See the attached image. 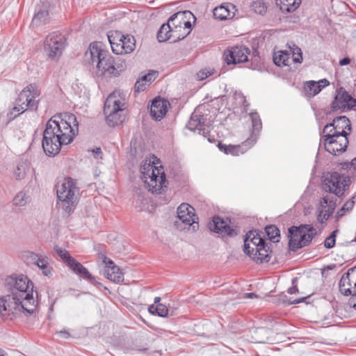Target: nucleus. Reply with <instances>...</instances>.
I'll use <instances>...</instances> for the list:
<instances>
[{"label":"nucleus","mask_w":356,"mask_h":356,"mask_svg":"<svg viewBox=\"0 0 356 356\" xmlns=\"http://www.w3.org/2000/svg\"><path fill=\"white\" fill-rule=\"evenodd\" d=\"M10 293L0 298V314L12 319L19 315L28 316L36 308L33 283L26 276H10L6 280Z\"/></svg>","instance_id":"f257e3e1"},{"label":"nucleus","mask_w":356,"mask_h":356,"mask_svg":"<svg viewBox=\"0 0 356 356\" xmlns=\"http://www.w3.org/2000/svg\"><path fill=\"white\" fill-rule=\"evenodd\" d=\"M79 122L72 113L65 114L63 118L54 116L46 124L43 132L42 148L47 155L55 156L61 146L72 142L79 131Z\"/></svg>","instance_id":"f03ea898"},{"label":"nucleus","mask_w":356,"mask_h":356,"mask_svg":"<svg viewBox=\"0 0 356 356\" xmlns=\"http://www.w3.org/2000/svg\"><path fill=\"white\" fill-rule=\"evenodd\" d=\"M85 56L89 63L96 67L95 73L98 76H118L124 70V65L116 64L112 56L99 43H91Z\"/></svg>","instance_id":"7ed1b4c3"},{"label":"nucleus","mask_w":356,"mask_h":356,"mask_svg":"<svg viewBox=\"0 0 356 356\" xmlns=\"http://www.w3.org/2000/svg\"><path fill=\"white\" fill-rule=\"evenodd\" d=\"M56 187L57 205L62 210L63 216H69L74 211L80 195L76 181L71 177L64 178L57 183Z\"/></svg>","instance_id":"20e7f679"},{"label":"nucleus","mask_w":356,"mask_h":356,"mask_svg":"<svg viewBox=\"0 0 356 356\" xmlns=\"http://www.w3.org/2000/svg\"><path fill=\"white\" fill-rule=\"evenodd\" d=\"M155 162L145 159L140 165L141 179L152 193H160L166 187L165 175L163 168L156 167Z\"/></svg>","instance_id":"39448f33"},{"label":"nucleus","mask_w":356,"mask_h":356,"mask_svg":"<svg viewBox=\"0 0 356 356\" xmlns=\"http://www.w3.org/2000/svg\"><path fill=\"white\" fill-rule=\"evenodd\" d=\"M252 121V131L250 136L240 145H225L218 143V147L221 152L226 154L238 156L247 152L257 142L259 133L262 128V124L259 114L256 112H252L249 114Z\"/></svg>","instance_id":"423d86ee"},{"label":"nucleus","mask_w":356,"mask_h":356,"mask_svg":"<svg viewBox=\"0 0 356 356\" xmlns=\"http://www.w3.org/2000/svg\"><path fill=\"white\" fill-rule=\"evenodd\" d=\"M125 99L120 92L115 91L111 94L104 103V113L106 115V123L109 127H115L124 120L122 114L125 108Z\"/></svg>","instance_id":"0eeeda50"},{"label":"nucleus","mask_w":356,"mask_h":356,"mask_svg":"<svg viewBox=\"0 0 356 356\" xmlns=\"http://www.w3.org/2000/svg\"><path fill=\"white\" fill-rule=\"evenodd\" d=\"M112 51L115 54H130L136 48L133 35H124L118 31H111L107 35Z\"/></svg>","instance_id":"6e6552de"},{"label":"nucleus","mask_w":356,"mask_h":356,"mask_svg":"<svg viewBox=\"0 0 356 356\" xmlns=\"http://www.w3.org/2000/svg\"><path fill=\"white\" fill-rule=\"evenodd\" d=\"M350 177L338 172L327 175L323 181V188L329 193L341 197L349 187Z\"/></svg>","instance_id":"1a4fd4ad"},{"label":"nucleus","mask_w":356,"mask_h":356,"mask_svg":"<svg viewBox=\"0 0 356 356\" xmlns=\"http://www.w3.org/2000/svg\"><path fill=\"white\" fill-rule=\"evenodd\" d=\"M331 131L323 133L321 143H323L325 149L332 155H337L346 151L348 145V137L344 134H334Z\"/></svg>","instance_id":"9d476101"},{"label":"nucleus","mask_w":356,"mask_h":356,"mask_svg":"<svg viewBox=\"0 0 356 356\" xmlns=\"http://www.w3.org/2000/svg\"><path fill=\"white\" fill-rule=\"evenodd\" d=\"M66 44L65 37L59 32L51 33L44 41V50L49 58L57 60L61 56Z\"/></svg>","instance_id":"9b49d317"},{"label":"nucleus","mask_w":356,"mask_h":356,"mask_svg":"<svg viewBox=\"0 0 356 356\" xmlns=\"http://www.w3.org/2000/svg\"><path fill=\"white\" fill-rule=\"evenodd\" d=\"M40 90L35 84H30L18 95V102L22 103L27 109L36 111L39 103Z\"/></svg>","instance_id":"f8f14e48"},{"label":"nucleus","mask_w":356,"mask_h":356,"mask_svg":"<svg viewBox=\"0 0 356 356\" xmlns=\"http://www.w3.org/2000/svg\"><path fill=\"white\" fill-rule=\"evenodd\" d=\"M334 99L331 104L334 112H343L346 109H353L356 107V99L353 98L346 90L340 88L337 90Z\"/></svg>","instance_id":"ddd939ff"},{"label":"nucleus","mask_w":356,"mask_h":356,"mask_svg":"<svg viewBox=\"0 0 356 356\" xmlns=\"http://www.w3.org/2000/svg\"><path fill=\"white\" fill-rule=\"evenodd\" d=\"M351 130V124L349 119L344 115L335 118L332 122L327 124L323 130V133H328L331 131L334 134H344L348 136Z\"/></svg>","instance_id":"4468645a"},{"label":"nucleus","mask_w":356,"mask_h":356,"mask_svg":"<svg viewBox=\"0 0 356 356\" xmlns=\"http://www.w3.org/2000/svg\"><path fill=\"white\" fill-rule=\"evenodd\" d=\"M250 54V50L243 46H236L225 53V61L227 65L244 63L248 60V56Z\"/></svg>","instance_id":"2eb2a0df"},{"label":"nucleus","mask_w":356,"mask_h":356,"mask_svg":"<svg viewBox=\"0 0 356 356\" xmlns=\"http://www.w3.org/2000/svg\"><path fill=\"white\" fill-rule=\"evenodd\" d=\"M209 122H207L206 118L202 115L193 113L189 120L187 127L193 131H197L200 135L207 137L209 134Z\"/></svg>","instance_id":"dca6fc26"},{"label":"nucleus","mask_w":356,"mask_h":356,"mask_svg":"<svg viewBox=\"0 0 356 356\" xmlns=\"http://www.w3.org/2000/svg\"><path fill=\"white\" fill-rule=\"evenodd\" d=\"M337 199L330 194H326L320 200L321 209L318 215V220L321 223L326 221L332 214L336 207Z\"/></svg>","instance_id":"f3484780"},{"label":"nucleus","mask_w":356,"mask_h":356,"mask_svg":"<svg viewBox=\"0 0 356 356\" xmlns=\"http://www.w3.org/2000/svg\"><path fill=\"white\" fill-rule=\"evenodd\" d=\"M211 232L217 233L222 236H233L236 235L235 230L229 225L228 219L224 220L219 216H214L211 222L209 224Z\"/></svg>","instance_id":"a211bd4d"},{"label":"nucleus","mask_w":356,"mask_h":356,"mask_svg":"<svg viewBox=\"0 0 356 356\" xmlns=\"http://www.w3.org/2000/svg\"><path fill=\"white\" fill-rule=\"evenodd\" d=\"M339 291L346 296L356 291V270L353 268L344 273L339 281Z\"/></svg>","instance_id":"6ab92c4d"},{"label":"nucleus","mask_w":356,"mask_h":356,"mask_svg":"<svg viewBox=\"0 0 356 356\" xmlns=\"http://www.w3.org/2000/svg\"><path fill=\"white\" fill-rule=\"evenodd\" d=\"M194 211V208L191 205L186 203H182L177 208V218L186 225L191 226L195 223L197 224L196 222L197 218Z\"/></svg>","instance_id":"aec40b11"},{"label":"nucleus","mask_w":356,"mask_h":356,"mask_svg":"<svg viewBox=\"0 0 356 356\" xmlns=\"http://www.w3.org/2000/svg\"><path fill=\"white\" fill-rule=\"evenodd\" d=\"M265 243V241L256 231H250L245 234L243 251L246 254H250Z\"/></svg>","instance_id":"412c9836"},{"label":"nucleus","mask_w":356,"mask_h":356,"mask_svg":"<svg viewBox=\"0 0 356 356\" xmlns=\"http://www.w3.org/2000/svg\"><path fill=\"white\" fill-rule=\"evenodd\" d=\"M106 265L105 276L107 279L115 283H121L124 281V273L122 269L115 266L114 262L107 257L103 260Z\"/></svg>","instance_id":"4be33fe9"},{"label":"nucleus","mask_w":356,"mask_h":356,"mask_svg":"<svg viewBox=\"0 0 356 356\" xmlns=\"http://www.w3.org/2000/svg\"><path fill=\"white\" fill-rule=\"evenodd\" d=\"M169 105L168 101L161 97L155 98L150 106V114L152 118L155 120H161L165 115Z\"/></svg>","instance_id":"5701e85b"},{"label":"nucleus","mask_w":356,"mask_h":356,"mask_svg":"<svg viewBox=\"0 0 356 356\" xmlns=\"http://www.w3.org/2000/svg\"><path fill=\"white\" fill-rule=\"evenodd\" d=\"M191 19H195L193 14L189 10H184L172 15L168 21L172 25L191 28Z\"/></svg>","instance_id":"b1692460"},{"label":"nucleus","mask_w":356,"mask_h":356,"mask_svg":"<svg viewBox=\"0 0 356 356\" xmlns=\"http://www.w3.org/2000/svg\"><path fill=\"white\" fill-rule=\"evenodd\" d=\"M33 259H36L34 264L42 271L43 275L51 277L53 275V268L49 265L51 259L46 255L33 254Z\"/></svg>","instance_id":"393cba45"},{"label":"nucleus","mask_w":356,"mask_h":356,"mask_svg":"<svg viewBox=\"0 0 356 356\" xmlns=\"http://www.w3.org/2000/svg\"><path fill=\"white\" fill-rule=\"evenodd\" d=\"M271 251L269 250V247L266 243L261 245L260 248H257L254 252H252L248 255L253 261L258 264L268 262L270 259Z\"/></svg>","instance_id":"a878e982"},{"label":"nucleus","mask_w":356,"mask_h":356,"mask_svg":"<svg viewBox=\"0 0 356 356\" xmlns=\"http://www.w3.org/2000/svg\"><path fill=\"white\" fill-rule=\"evenodd\" d=\"M213 13L215 18L220 20L230 19L235 15V6L232 3H226L215 8Z\"/></svg>","instance_id":"bb28decb"},{"label":"nucleus","mask_w":356,"mask_h":356,"mask_svg":"<svg viewBox=\"0 0 356 356\" xmlns=\"http://www.w3.org/2000/svg\"><path fill=\"white\" fill-rule=\"evenodd\" d=\"M33 169L27 159H22L17 163L14 170V175L17 180L24 179L27 175L32 174Z\"/></svg>","instance_id":"cd10ccee"},{"label":"nucleus","mask_w":356,"mask_h":356,"mask_svg":"<svg viewBox=\"0 0 356 356\" xmlns=\"http://www.w3.org/2000/svg\"><path fill=\"white\" fill-rule=\"evenodd\" d=\"M302 225L299 227L292 226L289 229V246L293 252L300 249L299 241H300Z\"/></svg>","instance_id":"c85d7f7f"},{"label":"nucleus","mask_w":356,"mask_h":356,"mask_svg":"<svg viewBox=\"0 0 356 356\" xmlns=\"http://www.w3.org/2000/svg\"><path fill=\"white\" fill-rule=\"evenodd\" d=\"M300 248L307 246L316 235V230L310 225H302Z\"/></svg>","instance_id":"c756f323"},{"label":"nucleus","mask_w":356,"mask_h":356,"mask_svg":"<svg viewBox=\"0 0 356 356\" xmlns=\"http://www.w3.org/2000/svg\"><path fill=\"white\" fill-rule=\"evenodd\" d=\"M170 26L172 42L183 40L191 33V28H186L183 26L170 24Z\"/></svg>","instance_id":"7c9ffc66"},{"label":"nucleus","mask_w":356,"mask_h":356,"mask_svg":"<svg viewBox=\"0 0 356 356\" xmlns=\"http://www.w3.org/2000/svg\"><path fill=\"white\" fill-rule=\"evenodd\" d=\"M276 4L282 12L291 13L300 5L301 0H275Z\"/></svg>","instance_id":"2f4dec72"},{"label":"nucleus","mask_w":356,"mask_h":356,"mask_svg":"<svg viewBox=\"0 0 356 356\" xmlns=\"http://www.w3.org/2000/svg\"><path fill=\"white\" fill-rule=\"evenodd\" d=\"M273 62L277 66H289L291 63V54L287 51H278L274 53Z\"/></svg>","instance_id":"473e14b6"},{"label":"nucleus","mask_w":356,"mask_h":356,"mask_svg":"<svg viewBox=\"0 0 356 356\" xmlns=\"http://www.w3.org/2000/svg\"><path fill=\"white\" fill-rule=\"evenodd\" d=\"M69 267L77 275L81 276L83 279L89 280L90 282H95V278L92 275L89 273V271L81 263L74 260L72 265H70Z\"/></svg>","instance_id":"72a5a7b5"},{"label":"nucleus","mask_w":356,"mask_h":356,"mask_svg":"<svg viewBox=\"0 0 356 356\" xmlns=\"http://www.w3.org/2000/svg\"><path fill=\"white\" fill-rule=\"evenodd\" d=\"M170 27V24L168 21L161 26L157 33V39L159 42H164L170 40L172 42Z\"/></svg>","instance_id":"f704fd0d"},{"label":"nucleus","mask_w":356,"mask_h":356,"mask_svg":"<svg viewBox=\"0 0 356 356\" xmlns=\"http://www.w3.org/2000/svg\"><path fill=\"white\" fill-rule=\"evenodd\" d=\"M49 22V13L46 9L38 10L35 14L31 25L34 26H38L42 24H44Z\"/></svg>","instance_id":"c9c22d12"},{"label":"nucleus","mask_w":356,"mask_h":356,"mask_svg":"<svg viewBox=\"0 0 356 356\" xmlns=\"http://www.w3.org/2000/svg\"><path fill=\"white\" fill-rule=\"evenodd\" d=\"M26 109L27 108L26 106L22 103L18 102V99H17L15 101V105L7 113L8 122L15 119L20 114L23 113Z\"/></svg>","instance_id":"e433bc0d"},{"label":"nucleus","mask_w":356,"mask_h":356,"mask_svg":"<svg viewBox=\"0 0 356 356\" xmlns=\"http://www.w3.org/2000/svg\"><path fill=\"white\" fill-rule=\"evenodd\" d=\"M322 90L320 82L315 81H309L305 85V90L309 97H314L318 94Z\"/></svg>","instance_id":"4c0bfd02"},{"label":"nucleus","mask_w":356,"mask_h":356,"mask_svg":"<svg viewBox=\"0 0 356 356\" xmlns=\"http://www.w3.org/2000/svg\"><path fill=\"white\" fill-rule=\"evenodd\" d=\"M13 202L15 206L24 207L31 202V197L28 193L22 191L16 194Z\"/></svg>","instance_id":"58836bf2"},{"label":"nucleus","mask_w":356,"mask_h":356,"mask_svg":"<svg viewBox=\"0 0 356 356\" xmlns=\"http://www.w3.org/2000/svg\"><path fill=\"white\" fill-rule=\"evenodd\" d=\"M54 250L56 254L62 259V260L69 266L72 265V264L75 260L71 255L69 252L65 249H63L58 246L54 247Z\"/></svg>","instance_id":"ea45409f"},{"label":"nucleus","mask_w":356,"mask_h":356,"mask_svg":"<svg viewBox=\"0 0 356 356\" xmlns=\"http://www.w3.org/2000/svg\"><path fill=\"white\" fill-rule=\"evenodd\" d=\"M148 311L152 314H156L161 317H165L168 314V309L163 304L151 305L149 306Z\"/></svg>","instance_id":"a19ab883"},{"label":"nucleus","mask_w":356,"mask_h":356,"mask_svg":"<svg viewBox=\"0 0 356 356\" xmlns=\"http://www.w3.org/2000/svg\"><path fill=\"white\" fill-rule=\"evenodd\" d=\"M265 231L270 241H273V242L279 241L278 238L280 237V230L276 226L268 225L266 227Z\"/></svg>","instance_id":"79ce46f5"},{"label":"nucleus","mask_w":356,"mask_h":356,"mask_svg":"<svg viewBox=\"0 0 356 356\" xmlns=\"http://www.w3.org/2000/svg\"><path fill=\"white\" fill-rule=\"evenodd\" d=\"M251 9L255 13H257V14L263 15H264L266 13L267 6L262 1H254L252 3Z\"/></svg>","instance_id":"37998d69"},{"label":"nucleus","mask_w":356,"mask_h":356,"mask_svg":"<svg viewBox=\"0 0 356 356\" xmlns=\"http://www.w3.org/2000/svg\"><path fill=\"white\" fill-rule=\"evenodd\" d=\"M355 202L353 200H349L344 203L343 207L337 211V218H341L345 215L346 212L351 211L354 207Z\"/></svg>","instance_id":"c03bdc74"},{"label":"nucleus","mask_w":356,"mask_h":356,"mask_svg":"<svg viewBox=\"0 0 356 356\" xmlns=\"http://www.w3.org/2000/svg\"><path fill=\"white\" fill-rule=\"evenodd\" d=\"M338 230H334L331 232V234L325 238L324 241V247L330 249L332 248L335 245L336 243V236Z\"/></svg>","instance_id":"a18cd8bd"},{"label":"nucleus","mask_w":356,"mask_h":356,"mask_svg":"<svg viewBox=\"0 0 356 356\" xmlns=\"http://www.w3.org/2000/svg\"><path fill=\"white\" fill-rule=\"evenodd\" d=\"M293 50H291L293 54V56L291 58V62L301 63L302 60V51L300 48L296 46L294 44H293Z\"/></svg>","instance_id":"49530a36"},{"label":"nucleus","mask_w":356,"mask_h":356,"mask_svg":"<svg viewBox=\"0 0 356 356\" xmlns=\"http://www.w3.org/2000/svg\"><path fill=\"white\" fill-rule=\"evenodd\" d=\"M214 70L211 67H207L201 70L197 73V78L198 80H204L209 76L213 74Z\"/></svg>","instance_id":"de8ad7c7"},{"label":"nucleus","mask_w":356,"mask_h":356,"mask_svg":"<svg viewBox=\"0 0 356 356\" xmlns=\"http://www.w3.org/2000/svg\"><path fill=\"white\" fill-rule=\"evenodd\" d=\"M147 199L145 197L144 194L140 193L137 195L136 200V207H138L139 210H143L147 204Z\"/></svg>","instance_id":"09e8293b"},{"label":"nucleus","mask_w":356,"mask_h":356,"mask_svg":"<svg viewBox=\"0 0 356 356\" xmlns=\"http://www.w3.org/2000/svg\"><path fill=\"white\" fill-rule=\"evenodd\" d=\"M158 72L156 71H151L147 74L141 76L140 79L149 86L157 76Z\"/></svg>","instance_id":"8fccbe9b"},{"label":"nucleus","mask_w":356,"mask_h":356,"mask_svg":"<svg viewBox=\"0 0 356 356\" xmlns=\"http://www.w3.org/2000/svg\"><path fill=\"white\" fill-rule=\"evenodd\" d=\"M147 86V85L146 83L143 82L140 79H139L135 83V91L138 92H143L145 90Z\"/></svg>","instance_id":"3c124183"},{"label":"nucleus","mask_w":356,"mask_h":356,"mask_svg":"<svg viewBox=\"0 0 356 356\" xmlns=\"http://www.w3.org/2000/svg\"><path fill=\"white\" fill-rule=\"evenodd\" d=\"M297 280H298L297 277H295L292 280L293 286L288 289L289 293L294 294V293L298 292V289L297 284H296Z\"/></svg>","instance_id":"603ef678"},{"label":"nucleus","mask_w":356,"mask_h":356,"mask_svg":"<svg viewBox=\"0 0 356 356\" xmlns=\"http://www.w3.org/2000/svg\"><path fill=\"white\" fill-rule=\"evenodd\" d=\"M351 298L349 300V305L356 310V290L352 292Z\"/></svg>","instance_id":"864d4df0"},{"label":"nucleus","mask_w":356,"mask_h":356,"mask_svg":"<svg viewBox=\"0 0 356 356\" xmlns=\"http://www.w3.org/2000/svg\"><path fill=\"white\" fill-rule=\"evenodd\" d=\"M95 159H102V152L100 147H96L91 150Z\"/></svg>","instance_id":"5fc2aeb1"},{"label":"nucleus","mask_w":356,"mask_h":356,"mask_svg":"<svg viewBox=\"0 0 356 356\" xmlns=\"http://www.w3.org/2000/svg\"><path fill=\"white\" fill-rule=\"evenodd\" d=\"M350 59L348 57H345L339 60V65L343 66L350 64Z\"/></svg>","instance_id":"6e6d98bb"},{"label":"nucleus","mask_w":356,"mask_h":356,"mask_svg":"<svg viewBox=\"0 0 356 356\" xmlns=\"http://www.w3.org/2000/svg\"><path fill=\"white\" fill-rule=\"evenodd\" d=\"M305 299H306V298H298V299H294L293 300H291L289 302V304L290 305L298 304V303L302 302Z\"/></svg>","instance_id":"4d7b16f0"},{"label":"nucleus","mask_w":356,"mask_h":356,"mask_svg":"<svg viewBox=\"0 0 356 356\" xmlns=\"http://www.w3.org/2000/svg\"><path fill=\"white\" fill-rule=\"evenodd\" d=\"M57 334H64V338H65V339L69 338L70 336L69 332L65 330H60V331L58 332Z\"/></svg>","instance_id":"13d9d810"},{"label":"nucleus","mask_w":356,"mask_h":356,"mask_svg":"<svg viewBox=\"0 0 356 356\" xmlns=\"http://www.w3.org/2000/svg\"><path fill=\"white\" fill-rule=\"evenodd\" d=\"M318 82H320V84L321 85L322 88H324L325 86L329 85V81L327 80H326L325 79H322V80L319 81Z\"/></svg>","instance_id":"bf43d9fd"},{"label":"nucleus","mask_w":356,"mask_h":356,"mask_svg":"<svg viewBox=\"0 0 356 356\" xmlns=\"http://www.w3.org/2000/svg\"><path fill=\"white\" fill-rule=\"evenodd\" d=\"M244 297L249 298H256L257 295L254 293H245Z\"/></svg>","instance_id":"052dcab7"},{"label":"nucleus","mask_w":356,"mask_h":356,"mask_svg":"<svg viewBox=\"0 0 356 356\" xmlns=\"http://www.w3.org/2000/svg\"><path fill=\"white\" fill-rule=\"evenodd\" d=\"M160 301H161V298H160V297H156V298H154V304H153V305H157L158 304H160V303H159V302H160Z\"/></svg>","instance_id":"680f3d73"},{"label":"nucleus","mask_w":356,"mask_h":356,"mask_svg":"<svg viewBox=\"0 0 356 356\" xmlns=\"http://www.w3.org/2000/svg\"><path fill=\"white\" fill-rule=\"evenodd\" d=\"M6 353L4 352V350H3L2 349L0 348V356H6Z\"/></svg>","instance_id":"e2e57ef3"},{"label":"nucleus","mask_w":356,"mask_h":356,"mask_svg":"<svg viewBox=\"0 0 356 356\" xmlns=\"http://www.w3.org/2000/svg\"><path fill=\"white\" fill-rule=\"evenodd\" d=\"M355 164H356V158H355V159H354L351 161V165H355Z\"/></svg>","instance_id":"0e129e2a"},{"label":"nucleus","mask_w":356,"mask_h":356,"mask_svg":"<svg viewBox=\"0 0 356 356\" xmlns=\"http://www.w3.org/2000/svg\"><path fill=\"white\" fill-rule=\"evenodd\" d=\"M334 267H335V266H334V265H333V266H329L327 267V268H328V269H330V270H332Z\"/></svg>","instance_id":"69168bd1"},{"label":"nucleus","mask_w":356,"mask_h":356,"mask_svg":"<svg viewBox=\"0 0 356 356\" xmlns=\"http://www.w3.org/2000/svg\"><path fill=\"white\" fill-rule=\"evenodd\" d=\"M175 223H176L177 225H179V222H178V221H176V222H175Z\"/></svg>","instance_id":"338daca9"}]
</instances>
